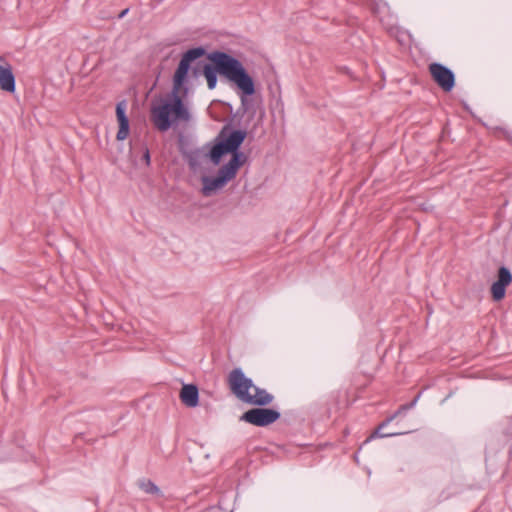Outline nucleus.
I'll return each instance as SVG.
<instances>
[{"mask_svg":"<svg viewBox=\"0 0 512 512\" xmlns=\"http://www.w3.org/2000/svg\"><path fill=\"white\" fill-rule=\"evenodd\" d=\"M226 80L233 86L241 100L236 113L226 120L225 153L240 151L247 138V126L256 115L260 103L254 97L255 81L242 62L226 51Z\"/></svg>","mask_w":512,"mask_h":512,"instance_id":"nucleus-1","label":"nucleus"},{"mask_svg":"<svg viewBox=\"0 0 512 512\" xmlns=\"http://www.w3.org/2000/svg\"><path fill=\"white\" fill-rule=\"evenodd\" d=\"M204 54L205 50L201 47L190 49L183 54L173 76L172 102L163 101L154 104L151 108V120L158 130L162 132L168 130L177 120H189V113L181 100L188 93L190 65Z\"/></svg>","mask_w":512,"mask_h":512,"instance_id":"nucleus-2","label":"nucleus"},{"mask_svg":"<svg viewBox=\"0 0 512 512\" xmlns=\"http://www.w3.org/2000/svg\"><path fill=\"white\" fill-rule=\"evenodd\" d=\"M223 134L224 128L220 130L219 138L214 145H206L185 153L191 170L201 174V192L206 197L214 195L224 185V167L218 168L215 176L209 174L224 156V140L221 139Z\"/></svg>","mask_w":512,"mask_h":512,"instance_id":"nucleus-3","label":"nucleus"},{"mask_svg":"<svg viewBox=\"0 0 512 512\" xmlns=\"http://www.w3.org/2000/svg\"><path fill=\"white\" fill-rule=\"evenodd\" d=\"M280 417L281 413L277 409L255 406L245 411L239 420L256 427H267L278 421Z\"/></svg>","mask_w":512,"mask_h":512,"instance_id":"nucleus-4","label":"nucleus"},{"mask_svg":"<svg viewBox=\"0 0 512 512\" xmlns=\"http://www.w3.org/2000/svg\"><path fill=\"white\" fill-rule=\"evenodd\" d=\"M228 385L231 393L242 403L246 400L249 390L254 387L252 379L247 377L241 368H235L229 373Z\"/></svg>","mask_w":512,"mask_h":512,"instance_id":"nucleus-5","label":"nucleus"},{"mask_svg":"<svg viewBox=\"0 0 512 512\" xmlns=\"http://www.w3.org/2000/svg\"><path fill=\"white\" fill-rule=\"evenodd\" d=\"M432 80L444 91L451 92L455 87V74L447 66L433 62L428 66Z\"/></svg>","mask_w":512,"mask_h":512,"instance_id":"nucleus-6","label":"nucleus"},{"mask_svg":"<svg viewBox=\"0 0 512 512\" xmlns=\"http://www.w3.org/2000/svg\"><path fill=\"white\" fill-rule=\"evenodd\" d=\"M202 68L208 87L210 89L215 88L217 76L224 75V53L211 54L207 61L203 63Z\"/></svg>","mask_w":512,"mask_h":512,"instance_id":"nucleus-7","label":"nucleus"},{"mask_svg":"<svg viewBox=\"0 0 512 512\" xmlns=\"http://www.w3.org/2000/svg\"><path fill=\"white\" fill-rule=\"evenodd\" d=\"M228 155L230 158L226 162L225 166L226 184L236 177L240 168L244 166V164H246L249 160V155L241 150L228 152Z\"/></svg>","mask_w":512,"mask_h":512,"instance_id":"nucleus-8","label":"nucleus"},{"mask_svg":"<svg viewBox=\"0 0 512 512\" xmlns=\"http://www.w3.org/2000/svg\"><path fill=\"white\" fill-rule=\"evenodd\" d=\"M0 90L9 94L16 91V79L12 65L0 56Z\"/></svg>","mask_w":512,"mask_h":512,"instance_id":"nucleus-9","label":"nucleus"},{"mask_svg":"<svg viewBox=\"0 0 512 512\" xmlns=\"http://www.w3.org/2000/svg\"><path fill=\"white\" fill-rule=\"evenodd\" d=\"M251 389H253L254 394L249 392L246 400L244 401L245 404L251 405L253 407H265L273 402L274 396L267 392L265 389L255 385Z\"/></svg>","mask_w":512,"mask_h":512,"instance_id":"nucleus-10","label":"nucleus"},{"mask_svg":"<svg viewBox=\"0 0 512 512\" xmlns=\"http://www.w3.org/2000/svg\"><path fill=\"white\" fill-rule=\"evenodd\" d=\"M179 399L187 408H195L199 404V390L195 384H183L179 391Z\"/></svg>","mask_w":512,"mask_h":512,"instance_id":"nucleus-11","label":"nucleus"},{"mask_svg":"<svg viewBox=\"0 0 512 512\" xmlns=\"http://www.w3.org/2000/svg\"><path fill=\"white\" fill-rule=\"evenodd\" d=\"M116 119L118 122V132L116 135V139L118 141H123L128 137L129 134V120L126 116V102L121 101L116 106Z\"/></svg>","mask_w":512,"mask_h":512,"instance_id":"nucleus-12","label":"nucleus"},{"mask_svg":"<svg viewBox=\"0 0 512 512\" xmlns=\"http://www.w3.org/2000/svg\"><path fill=\"white\" fill-rule=\"evenodd\" d=\"M421 395H422V391L418 392V394L409 403L400 405L398 407V409L392 415H390L389 417H387L384 420V424H389L391 421H393L399 415H402V414L406 413L408 410L412 409L416 405L418 400L420 399Z\"/></svg>","mask_w":512,"mask_h":512,"instance_id":"nucleus-13","label":"nucleus"},{"mask_svg":"<svg viewBox=\"0 0 512 512\" xmlns=\"http://www.w3.org/2000/svg\"><path fill=\"white\" fill-rule=\"evenodd\" d=\"M507 287L508 286H506L503 283L494 281L490 288L491 297H492L493 301L500 302L501 300H503L506 296Z\"/></svg>","mask_w":512,"mask_h":512,"instance_id":"nucleus-14","label":"nucleus"},{"mask_svg":"<svg viewBox=\"0 0 512 512\" xmlns=\"http://www.w3.org/2000/svg\"><path fill=\"white\" fill-rule=\"evenodd\" d=\"M388 424H384V421L381 422L378 427L374 430V432L362 443V445L370 442L372 439L379 437V438H385V437H393L397 435H401L402 433L399 432H392V433H382V429L387 426Z\"/></svg>","mask_w":512,"mask_h":512,"instance_id":"nucleus-15","label":"nucleus"},{"mask_svg":"<svg viewBox=\"0 0 512 512\" xmlns=\"http://www.w3.org/2000/svg\"><path fill=\"white\" fill-rule=\"evenodd\" d=\"M496 281L509 286L512 283V272L506 266H500L497 270Z\"/></svg>","mask_w":512,"mask_h":512,"instance_id":"nucleus-16","label":"nucleus"},{"mask_svg":"<svg viewBox=\"0 0 512 512\" xmlns=\"http://www.w3.org/2000/svg\"><path fill=\"white\" fill-rule=\"evenodd\" d=\"M140 487L146 493L157 495V496L161 495L160 488L149 480L141 482Z\"/></svg>","mask_w":512,"mask_h":512,"instance_id":"nucleus-17","label":"nucleus"},{"mask_svg":"<svg viewBox=\"0 0 512 512\" xmlns=\"http://www.w3.org/2000/svg\"><path fill=\"white\" fill-rule=\"evenodd\" d=\"M503 434L508 438H512V415L507 418V424L503 429Z\"/></svg>","mask_w":512,"mask_h":512,"instance_id":"nucleus-18","label":"nucleus"},{"mask_svg":"<svg viewBox=\"0 0 512 512\" xmlns=\"http://www.w3.org/2000/svg\"><path fill=\"white\" fill-rule=\"evenodd\" d=\"M143 159L145 160L146 164L149 165V163H150V155H149L148 150L145 152V154L143 156Z\"/></svg>","mask_w":512,"mask_h":512,"instance_id":"nucleus-19","label":"nucleus"},{"mask_svg":"<svg viewBox=\"0 0 512 512\" xmlns=\"http://www.w3.org/2000/svg\"><path fill=\"white\" fill-rule=\"evenodd\" d=\"M225 106H226V111L229 110V112L231 113L232 112V106L231 104H229L228 102L225 103Z\"/></svg>","mask_w":512,"mask_h":512,"instance_id":"nucleus-20","label":"nucleus"},{"mask_svg":"<svg viewBox=\"0 0 512 512\" xmlns=\"http://www.w3.org/2000/svg\"><path fill=\"white\" fill-rule=\"evenodd\" d=\"M232 512V511H231Z\"/></svg>","mask_w":512,"mask_h":512,"instance_id":"nucleus-21","label":"nucleus"}]
</instances>
